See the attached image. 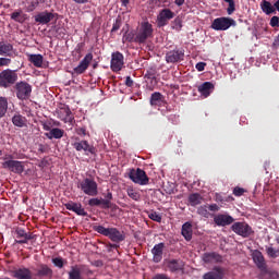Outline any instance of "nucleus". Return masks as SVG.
Here are the masks:
<instances>
[{
	"instance_id": "obj_22",
	"label": "nucleus",
	"mask_w": 279,
	"mask_h": 279,
	"mask_svg": "<svg viewBox=\"0 0 279 279\" xmlns=\"http://www.w3.org/2000/svg\"><path fill=\"white\" fill-rule=\"evenodd\" d=\"M165 247V242H159L151 248L153 260L155 264H159V262L162 260Z\"/></svg>"
},
{
	"instance_id": "obj_9",
	"label": "nucleus",
	"mask_w": 279,
	"mask_h": 279,
	"mask_svg": "<svg viewBox=\"0 0 279 279\" xmlns=\"http://www.w3.org/2000/svg\"><path fill=\"white\" fill-rule=\"evenodd\" d=\"M185 58L184 49H171L166 52L165 60L169 64H175V62H181Z\"/></svg>"
},
{
	"instance_id": "obj_19",
	"label": "nucleus",
	"mask_w": 279,
	"mask_h": 279,
	"mask_svg": "<svg viewBox=\"0 0 279 279\" xmlns=\"http://www.w3.org/2000/svg\"><path fill=\"white\" fill-rule=\"evenodd\" d=\"M66 210L74 211V214L78 215L80 217H87L88 213L85 208H83L82 203L76 202H69L64 204Z\"/></svg>"
},
{
	"instance_id": "obj_26",
	"label": "nucleus",
	"mask_w": 279,
	"mask_h": 279,
	"mask_svg": "<svg viewBox=\"0 0 279 279\" xmlns=\"http://www.w3.org/2000/svg\"><path fill=\"white\" fill-rule=\"evenodd\" d=\"M203 260L205 264H218L223 260V257L222 255L217 254V252H209L203 255Z\"/></svg>"
},
{
	"instance_id": "obj_46",
	"label": "nucleus",
	"mask_w": 279,
	"mask_h": 279,
	"mask_svg": "<svg viewBox=\"0 0 279 279\" xmlns=\"http://www.w3.org/2000/svg\"><path fill=\"white\" fill-rule=\"evenodd\" d=\"M172 28L177 32H180L182 29V19H174V21L172 22Z\"/></svg>"
},
{
	"instance_id": "obj_14",
	"label": "nucleus",
	"mask_w": 279,
	"mask_h": 279,
	"mask_svg": "<svg viewBox=\"0 0 279 279\" xmlns=\"http://www.w3.org/2000/svg\"><path fill=\"white\" fill-rule=\"evenodd\" d=\"M124 65V54L120 51L112 52L111 54V71L120 72Z\"/></svg>"
},
{
	"instance_id": "obj_47",
	"label": "nucleus",
	"mask_w": 279,
	"mask_h": 279,
	"mask_svg": "<svg viewBox=\"0 0 279 279\" xmlns=\"http://www.w3.org/2000/svg\"><path fill=\"white\" fill-rule=\"evenodd\" d=\"M52 264L54 265V267L63 268L64 259L62 257H54V258H52Z\"/></svg>"
},
{
	"instance_id": "obj_33",
	"label": "nucleus",
	"mask_w": 279,
	"mask_h": 279,
	"mask_svg": "<svg viewBox=\"0 0 279 279\" xmlns=\"http://www.w3.org/2000/svg\"><path fill=\"white\" fill-rule=\"evenodd\" d=\"M260 8H262V11L265 12L266 15H270L276 12V9L271 4V2L267 1V0H263L260 2Z\"/></svg>"
},
{
	"instance_id": "obj_30",
	"label": "nucleus",
	"mask_w": 279,
	"mask_h": 279,
	"mask_svg": "<svg viewBox=\"0 0 279 279\" xmlns=\"http://www.w3.org/2000/svg\"><path fill=\"white\" fill-rule=\"evenodd\" d=\"M13 45L11 43L0 41V54L1 57H12Z\"/></svg>"
},
{
	"instance_id": "obj_16",
	"label": "nucleus",
	"mask_w": 279,
	"mask_h": 279,
	"mask_svg": "<svg viewBox=\"0 0 279 279\" xmlns=\"http://www.w3.org/2000/svg\"><path fill=\"white\" fill-rule=\"evenodd\" d=\"M2 167L12 171V173L22 174L24 171L23 162L15 159H8V161L2 162Z\"/></svg>"
},
{
	"instance_id": "obj_21",
	"label": "nucleus",
	"mask_w": 279,
	"mask_h": 279,
	"mask_svg": "<svg viewBox=\"0 0 279 279\" xmlns=\"http://www.w3.org/2000/svg\"><path fill=\"white\" fill-rule=\"evenodd\" d=\"M226 271L221 266H214L211 271H207L203 275V279H223Z\"/></svg>"
},
{
	"instance_id": "obj_17",
	"label": "nucleus",
	"mask_w": 279,
	"mask_h": 279,
	"mask_svg": "<svg viewBox=\"0 0 279 279\" xmlns=\"http://www.w3.org/2000/svg\"><path fill=\"white\" fill-rule=\"evenodd\" d=\"M57 14L49 11H41L38 12V14L35 15V22L40 25H48L51 21L56 17Z\"/></svg>"
},
{
	"instance_id": "obj_57",
	"label": "nucleus",
	"mask_w": 279,
	"mask_h": 279,
	"mask_svg": "<svg viewBox=\"0 0 279 279\" xmlns=\"http://www.w3.org/2000/svg\"><path fill=\"white\" fill-rule=\"evenodd\" d=\"M125 86H126V87H134V81H133L132 77H130V75H128V76L125 77Z\"/></svg>"
},
{
	"instance_id": "obj_36",
	"label": "nucleus",
	"mask_w": 279,
	"mask_h": 279,
	"mask_svg": "<svg viewBox=\"0 0 279 279\" xmlns=\"http://www.w3.org/2000/svg\"><path fill=\"white\" fill-rule=\"evenodd\" d=\"M8 107H9L8 98L5 96H0V119L5 117L8 112Z\"/></svg>"
},
{
	"instance_id": "obj_1",
	"label": "nucleus",
	"mask_w": 279,
	"mask_h": 279,
	"mask_svg": "<svg viewBox=\"0 0 279 279\" xmlns=\"http://www.w3.org/2000/svg\"><path fill=\"white\" fill-rule=\"evenodd\" d=\"M94 231L102 234V236L109 238L112 243H122L125 240L126 235L123 231H120L118 228H105V226H94Z\"/></svg>"
},
{
	"instance_id": "obj_5",
	"label": "nucleus",
	"mask_w": 279,
	"mask_h": 279,
	"mask_svg": "<svg viewBox=\"0 0 279 279\" xmlns=\"http://www.w3.org/2000/svg\"><path fill=\"white\" fill-rule=\"evenodd\" d=\"M154 36V27L149 22H142L140 29L136 33L135 41L136 44H146L148 38Z\"/></svg>"
},
{
	"instance_id": "obj_41",
	"label": "nucleus",
	"mask_w": 279,
	"mask_h": 279,
	"mask_svg": "<svg viewBox=\"0 0 279 279\" xmlns=\"http://www.w3.org/2000/svg\"><path fill=\"white\" fill-rule=\"evenodd\" d=\"M128 195L131 197L133 201L138 202L141 201V194L140 192L135 191L134 189H128Z\"/></svg>"
},
{
	"instance_id": "obj_34",
	"label": "nucleus",
	"mask_w": 279,
	"mask_h": 279,
	"mask_svg": "<svg viewBox=\"0 0 279 279\" xmlns=\"http://www.w3.org/2000/svg\"><path fill=\"white\" fill-rule=\"evenodd\" d=\"M136 38L137 34L135 31L125 32L122 37V43L125 44V41H129V44H137Z\"/></svg>"
},
{
	"instance_id": "obj_8",
	"label": "nucleus",
	"mask_w": 279,
	"mask_h": 279,
	"mask_svg": "<svg viewBox=\"0 0 279 279\" xmlns=\"http://www.w3.org/2000/svg\"><path fill=\"white\" fill-rule=\"evenodd\" d=\"M236 22L234 19L231 17H217L211 22V28L214 31H228V28L232 27V25H235Z\"/></svg>"
},
{
	"instance_id": "obj_12",
	"label": "nucleus",
	"mask_w": 279,
	"mask_h": 279,
	"mask_svg": "<svg viewBox=\"0 0 279 279\" xmlns=\"http://www.w3.org/2000/svg\"><path fill=\"white\" fill-rule=\"evenodd\" d=\"M15 235H16V239L14 240L15 244H27L28 241H32L33 239L36 238V235L33 234V232H27L23 228L15 229Z\"/></svg>"
},
{
	"instance_id": "obj_43",
	"label": "nucleus",
	"mask_w": 279,
	"mask_h": 279,
	"mask_svg": "<svg viewBox=\"0 0 279 279\" xmlns=\"http://www.w3.org/2000/svg\"><path fill=\"white\" fill-rule=\"evenodd\" d=\"M11 19H12L13 21L20 22V23H23V22L25 21V19L23 17L21 11L12 12Z\"/></svg>"
},
{
	"instance_id": "obj_44",
	"label": "nucleus",
	"mask_w": 279,
	"mask_h": 279,
	"mask_svg": "<svg viewBox=\"0 0 279 279\" xmlns=\"http://www.w3.org/2000/svg\"><path fill=\"white\" fill-rule=\"evenodd\" d=\"M102 202H104L102 198H90L88 201V205L90 207H101L102 208Z\"/></svg>"
},
{
	"instance_id": "obj_10",
	"label": "nucleus",
	"mask_w": 279,
	"mask_h": 279,
	"mask_svg": "<svg viewBox=\"0 0 279 279\" xmlns=\"http://www.w3.org/2000/svg\"><path fill=\"white\" fill-rule=\"evenodd\" d=\"M72 146L76 151H84L86 155H96L97 151L94 145H90L88 141H80V137L75 138Z\"/></svg>"
},
{
	"instance_id": "obj_31",
	"label": "nucleus",
	"mask_w": 279,
	"mask_h": 279,
	"mask_svg": "<svg viewBox=\"0 0 279 279\" xmlns=\"http://www.w3.org/2000/svg\"><path fill=\"white\" fill-rule=\"evenodd\" d=\"M45 136L52 141V138H62L64 137V130L59 128H53L50 132H46Z\"/></svg>"
},
{
	"instance_id": "obj_7",
	"label": "nucleus",
	"mask_w": 279,
	"mask_h": 279,
	"mask_svg": "<svg viewBox=\"0 0 279 279\" xmlns=\"http://www.w3.org/2000/svg\"><path fill=\"white\" fill-rule=\"evenodd\" d=\"M231 230L242 238H250L252 234H254L252 226L244 221L233 222Z\"/></svg>"
},
{
	"instance_id": "obj_48",
	"label": "nucleus",
	"mask_w": 279,
	"mask_h": 279,
	"mask_svg": "<svg viewBox=\"0 0 279 279\" xmlns=\"http://www.w3.org/2000/svg\"><path fill=\"white\" fill-rule=\"evenodd\" d=\"M38 5H39L38 0L31 1V3L27 5V11L33 12V11L37 10Z\"/></svg>"
},
{
	"instance_id": "obj_28",
	"label": "nucleus",
	"mask_w": 279,
	"mask_h": 279,
	"mask_svg": "<svg viewBox=\"0 0 279 279\" xmlns=\"http://www.w3.org/2000/svg\"><path fill=\"white\" fill-rule=\"evenodd\" d=\"M213 90H215L213 82H204L198 86V92L203 97H209V95L213 94Z\"/></svg>"
},
{
	"instance_id": "obj_59",
	"label": "nucleus",
	"mask_w": 279,
	"mask_h": 279,
	"mask_svg": "<svg viewBox=\"0 0 279 279\" xmlns=\"http://www.w3.org/2000/svg\"><path fill=\"white\" fill-rule=\"evenodd\" d=\"M208 208L210 211H219V205L217 203H213Z\"/></svg>"
},
{
	"instance_id": "obj_50",
	"label": "nucleus",
	"mask_w": 279,
	"mask_h": 279,
	"mask_svg": "<svg viewBox=\"0 0 279 279\" xmlns=\"http://www.w3.org/2000/svg\"><path fill=\"white\" fill-rule=\"evenodd\" d=\"M197 214L201 215L202 217H208L209 211L206 206H202L197 208Z\"/></svg>"
},
{
	"instance_id": "obj_23",
	"label": "nucleus",
	"mask_w": 279,
	"mask_h": 279,
	"mask_svg": "<svg viewBox=\"0 0 279 279\" xmlns=\"http://www.w3.org/2000/svg\"><path fill=\"white\" fill-rule=\"evenodd\" d=\"M167 268L172 274H175L177 271H183L185 270V263L183 260L172 258L171 260L167 262Z\"/></svg>"
},
{
	"instance_id": "obj_2",
	"label": "nucleus",
	"mask_w": 279,
	"mask_h": 279,
	"mask_svg": "<svg viewBox=\"0 0 279 279\" xmlns=\"http://www.w3.org/2000/svg\"><path fill=\"white\" fill-rule=\"evenodd\" d=\"M19 81V74L12 69H4L0 72V87L10 88L12 85H15Z\"/></svg>"
},
{
	"instance_id": "obj_13",
	"label": "nucleus",
	"mask_w": 279,
	"mask_h": 279,
	"mask_svg": "<svg viewBox=\"0 0 279 279\" xmlns=\"http://www.w3.org/2000/svg\"><path fill=\"white\" fill-rule=\"evenodd\" d=\"M93 52H87L86 56H84V59L80 61V64L73 69V74L81 75L84 74V72L87 71V69L90 66V62L93 61Z\"/></svg>"
},
{
	"instance_id": "obj_60",
	"label": "nucleus",
	"mask_w": 279,
	"mask_h": 279,
	"mask_svg": "<svg viewBox=\"0 0 279 279\" xmlns=\"http://www.w3.org/2000/svg\"><path fill=\"white\" fill-rule=\"evenodd\" d=\"M38 151H39L40 154H45V151H47V146L44 145V144H39V146H38Z\"/></svg>"
},
{
	"instance_id": "obj_58",
	"label": "nucleus",
	"mask_w": 279,
	"mask_h": 279,
	"mask_svg": "<svg viewBox=\"0 0 279 279\" xmlns=\"http://www.w3.org/2000/svg\"><path fill=\"white\" fill-rule=\"evenodd\" d=\"M76 134L85 136L87 134L86 128L76 129Z\"/></svg>"
},
{
	"instance_id": "obj_64",
	"label": "nucleus",
	"mask_w": 279,
	"mask_h": 279,
	"mask_svg": "<svg viewBox=\"0 0 279 279\" xmlns=\"http://www.w3.org/2000/svg\"><path fill=\"white\" fill-rule=\"evenodd\" d=\"M274 5H275V9H276L277 11H279V0H277Z\"/></svg>"
},
{
	"instance_id": "obj_38",
	"label": "nucleus",
	"mask_w": 279,
	"mask_h": 279,
	"mask_svg": "<svg viewBox=\"0 0 279 279\" xmlns=\"http://www.w3.org/2000/svg\"><path fill=\"white\" fill-rule=\"evenodd\" d=\"M111 201H113V194L112 192L108 191L105 195V198H102V208L109 209L111 208Z\"/></svg>"
},
{
	"instance_id": "obj_25",
	"label": "nucleus",
	"mask_w": 279,
	"mask_h": 279,
	"mask_svg": "<svg viewBox=\"0 0 279 279\" xmlns=\"http://www.w3.org/2000/svg\"><path fill=\"white\" fill-rule=\"evenodd\" d=\"M53 271L50 266L46 264H39L36 270V277L38 278H52Z\"/></svg>"
},
{
	"instance_id": "obj_24",
	"label": "nucleus",
	"mask_w": 279,
	"mask_h": 279,
	"mask_svg": "<svg viewBox=\"0 0 279 279\" xmlns=\"http://www.w3.org/2000/svg\"><path fill=\"white\" fill-rule=\"evenodd\" d=\"M12 277L16 279H33V271L25 266L17 268V270L12 271Z\"/></svg>"
},
{
	"instance_id": "obj_63",
	"label": "nucleus",
	"mask_w": 279,
	"mask_h": 279,
	"mask_svg": "<svg viewBox=\"0 0 279 279\" xmlns=\"http://www.w3.org/2000/svg\"><path fill=\"white\" fill-rule=\"evenodd\" d=\"M130 3V0H121V4L126 8V5Z\"/></svg>"
},
{
	"instance_id": "obj_11",
	"label": "nucleus",
	"mask_w": 279,
	"mask_h": 279,
	"mask_svg": "<svg viewBox=\"0 0 279 279\" xmlns=\"http://www.w3.org/2000/svg\"><path fill=\"white\" fill-rule=\"evenodd\" d=\"M57 118L63 121V123H73L75 119L70 106L66 105L60 106V108L57 109Z\"/></svg>"
},
{
	"instance_id": "obj_54",
	"label": "nucleus",
	"mask_w": 279,
	"mask_h": 279,
	"mask_svg": "<svg viewBox=\"0 0 279 279\" xmlns=\"http://www.w3.org/2000/svg\"><path fill=\"white\" fill-rule=\"evenodd\" d=\"M245 192V189L243 187H234L233 189V194L236 196V197H241V195H243Z\"/></svg>"
},
{
	"instance_id": "obj_20",
	"label": "nucleus",
	"mask_w": 279,
	"mask_h": 279,
	"mask_svg": "<svg viewBox=\"0 0 279 279\" xmlns=\"http://www.w3.org/2000/svg\"><path fill=\"white\" fill-rule=\"evenodd\" d=\"M214 223H216L217 227H228L234 223V218L231 215L219 214L214 217Z\"/></svg>"
},
{
	"instance_id": "obj_6",
	"label": "nucleus",
	"mask_w": 279,
	"mask_h": 279,
	"mask_svg": "<svg viewBox=\"0 0 279 279\" xmlns=\"http://www.w3.org/2000/svg\"><path fill=\"white\" fill-rule=\"evenodd\" d=\"M14 89L19 100H29L32 97L33 86L25 81L17 82Z\"/></svg>"
},
{
	"instance_id": "obj_49",
	"label": "nucleus",
	"mask_w": 279,
	"mask_h": 279,
	"mask_svg": "<svg viewBox=\"0 0 279 279\" xmlns=\"http://www.w3.org/2000/svg\"><path fill=\"white\" fill-rule=\"evenodd\" d=\"M236 10L234 0H230L227 12L229 15H232L233 12Z\"/></svg>"
},
{
	"instance_id": "obj_55",
	"label": "nucleus",
	"mask_w": 279,
	"mask_h": 279,
	"mask_svg": "<svg viewBox=\"0 0 279 279\" xmlns=\"http://www.w3.org/2000/svg\"><path fill=\"white\" fill-rule=\"evenodd\" d=\"M206 66H207V63H206V62L201 61V62H197V63H196V70H197L198 72L205 71V68H206Z\"/></svg>"
},
{
	"instance_id": "obj_15",
	"label": "nucleus",
	"mask_w": 279,
	"mask_h": 279,
	"mask_svg": "<svg viewBox=\"0 0 279 279\" xmlns=\"http://www.w3.org/2000/svg\"><path fill=\"white\" fill-rule=\"evenodd\" d=\"M173 17H175V14L171 9H162L157 17L158 27H165Z\"/></svg>"
},
{
	"instance_id": "obj_39",
	"label": "nucleus",
	"mask_w": 279,
	"mask_h": 279,
	"mask_svg": "<svg viewBox=\"0 0 279 279\" xmlns=\"http://www.w3.org/2000/svg\"><path fill=\"white\" fill-rule=\"evenodd\" d=\"M203 197L201 194H190L189 202L192 207L202 204Z\"/></svg>"
},
{
	"instance_id": "obj_29",
	"label": "nucleus",
	"mask_w": 279,
	"mask_h": 279,
	"mask_svg": "<svg viewBox=\"0 0 279 279\" xmlns=\"http://www.w3.org/2000/svg\"><path fill=\"white\" fill-rule=\"evenodd\" d=\"M181 235L185 238L186 241H192L193 238V230H192V222H184L181 229Z\"/></svg>"
},
{
	"instance_id": "obj_56",
	"label": "nucleus",
	"mask_w": 279,
	"mask_h": 279,
	"mask_svg": "<svg viewBox=\"0 0 279 279\" xmlns=\"http://www.w3.org/2000/svg\"><path fill=\"white\" fill-rule=\"evenodd\" d=\"M153 279H171V278L165 272H157V275H155Z\"/></svg>"
},
{
	"instance_id": "obj_18",
	"label": "nucleus",
	"mask_w": 279,
	"mask_h": 279,
	"mask_svg": "<svg viewBox=\"0 0 279 279\" xmlns=\"http://www.w3.org/2000/svg\"><path fill=\"white\" fill-rule=\"evenodd\" d=\"M252 257L255 263V266L259 268L262 271L267 270V264H266V258L264 257V254L262 251L255 250L252 252Z\"/></svg>"
},
{
	"instance_id": "obj_42",
	"label": "nucleus",
	"mask_w": 279,
	"mask_h": 279,
	"mask_svg": "<svg viewBox=\"0 0 279 279\" xmlns=\"http://www.w3.org/2000/svg\"><path fill=\"white\" fill-rule=\"evenodd\" d=\"M156 74H157L156 68H149L145 73V78H148L150 81H156Z\"/></svg>"
},
{
	"instance_id": "obj_52",
	"label": "nucleus",
	"mask_w": 279,
	"mask_h": 279,
	"mask_svg": "<svg viewBox=\"0 0 279 279\" xmlns=\"http://www.w3.org/2000/svg\"><path fill=\"white\" fill-rule=\"evenodd\" d=\"M121 25H122V22L120 21V19H117L114 21V24L112 25L111 33L118 32Z\"/></svg>"
},
{
	"instance_id": "obj_4",
	"label": "nucleus",
	"mask_w": 279,
	"mask_h": 279,
	"mask_svg": "<svg viewBox=\"0 0 279 279\" xmlns=\"http://www.w3.org/2000/svg\"><path fill=\"white\" fill-rule=\"evenodd\" d=\"M129 179L140 186H147L149 184V178L144 169H130Z\"/></svg>"
},
{
	"instance_id": "obj_45",
	"label": "nucleus",
	"mask_w": 279,
	"mask_h": 279,
	"mask_svg": "<svg viewBox=\"0 0 279 279\" xmlns=\"http://www.w3.org/2000/svg\"><path fill=\"white\" fill-rule=\"evenodd\" d=\"M148 216H149L150 220H154L157 223H161V221H162V216L159 215L157 211H150V214Z\"/></svg>"
},
{
	"instance_id": "obj_37",
	"label": "nucleus",
	"mask_w": 279,
	"mask_h": 279,
	"mask_svg": "<svg viewBox=\"0 0 279 279\" xmlns=\"http://www.w3.org/2000/svg\"><path fill=\"white\" fill-rule=\"evenodd\" d=\"M69 279H84L82 278V271L80 270L78 266H71Z\"/></svg>"
},
{
	"instance_id": "obj_27",
	"label": "nucleus",
	"mask_w": 279,
	"mask_h": 279,
	"mask_svg": "<svg viewBox=\"0 0 279 279\" xmlns=\"http://www.w3.org/2000/svg\"><path fill=\"white\" fill-rule=\"evenodd\" d=\"M12 124L15 125V128H27V118L22 116L21 112H15L14 116H12Z\"/></svg>"
},
{
	"instance_id": "obj_40",
	"label": "nucleus",
	"mask_w": 279,
	"mask_h": 279,
	"mask_svg": "<svg viewBox=\"0 0 279 279\" xmlns=\"http://www.w3.org/2000/svg\"><path fill=\"white\" fill-rule=\"evenodd\" d=\"M266 254L270 258H278L279 257V248L272 247V245L266 246Z\"/></svg>"
},
{
	"instance_id": "obj_61",
	"label": "nucleus",
	"mask_w": 279,
	"mask_h": 279,
	"mask_svg": "<svg viewBox=\"0 0 279 279\" xmlns=\"http://www.w3.org/2000/svg\"><path fill=\"white\" fill-rule=\"evenodd\" d=\"M184 2H185V0H175L174 1V3L177 4V5H183L184 4Z\"/></svg>"
},
{
	"instance_id": "obj_3",
	"label": "nucleus",
	"mask_w": 279,
	"mask_h": 279,
	"mask_svg": "<svg viewBox=\"0 0 279 279\" xmlns=\"http://www.w3.org/2000/svg\"><path fill=\"white\" fill-rule=\"evenodd\" d=\"M77 187L90 197H95L98 194V184L93 178L82 179V181L77 182Z\"/></svg>"
},
{
	"instance_id": "obj_32",
	"label": "nucleus",
	"mask_w": 279,
	"mask_h": 279,
	"mask_svg": "<svg viewBox=\"0 0 279 279\" xmlns=\"http://www.w3.org/2000/svg\"><path fill=\"white\" fill-rule=\"evenodd\" d=\"M28 61H31L35 68H41L44 64V56L28 54Z\"/></svg>"
},
{
	"instance_id": "obj_51",
	"label": "nucleus",
	"mask_w": 279,
	"mask_h": 279,
	"mask_svg": "<svg viewBox=\"0 0 279 279\" xmlns=\"http://www.w3.org/2000/svg\"><path fill=\"white\" fill-rule=\"evenodd\" d=\"M270 26L274 27V28L279 27V17H278V15H274L270 19Z\"/></svg>"
},
{
	"instance_id": "obj_62",
	"label": "nucleus",
	"mask_w": 279,
	"mask_h": 279,
	"mask_svg": "<svg viewBox=\"0 0 279 279\" xmlns=\"http://www.w3.org/2000/svg\"><path fill=\"white\" fill-rule=\"evenodd\" d=\"M274 45L275 47H279V35L275 38Z\"/></svg>"
},
{
	"instance_id": "obj_35",
	"label": "nucleus",
	"mask_w": 279,
	"mask_h": 279,
	"mask_svg": "<svg viewBox=\"0 0 279 279\" xmlns=\"http://www.w3.org/2000/svg\"><path fill=\"white\" fill-rule=\"evenodd\" d=\"M162 100H163V95L160 94V92H155L154 94H151L150 105L151 107H158L159 105L162 104Z\"/></svg>"
},
{
	"instance_id": "obj_53",
	"label": "nucleus",
	"mask_w": 279,
	"mask_h": 279,
	"mask_svg": "<svg viewBox=\"0 0 279 279\" xmlns=\"http://www.w3.org/2000/svg\"><path fill=\"white\" fill-rule=\"evenodd\" d=\"M12 59L9 58H0V66H10Z\"/></svg>"
}]
</instances>
